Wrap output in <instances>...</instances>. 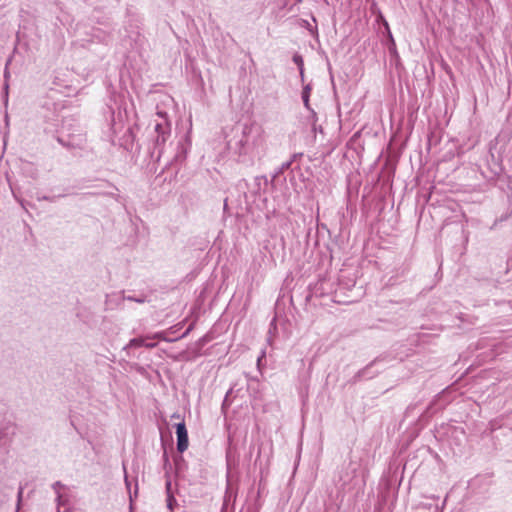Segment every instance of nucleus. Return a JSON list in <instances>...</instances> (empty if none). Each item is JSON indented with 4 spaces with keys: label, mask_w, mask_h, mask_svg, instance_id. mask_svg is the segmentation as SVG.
I'll use <instances>...</instances> for the list:
<instances>
[{
    "label": "nucleus",
    "mask_w": 512,
    "mask_h": 512,
    "mask_svg": "<svg viewBox=\"0 0 512 512\" xmlns=\"http://www.w3.org/2000/svg\"><path fill=\"white\" fill-rule=\"evenodd\" d=\"M268 180L266 176H256L254 178V186L257 188L254 190V193H258L262 187V185L267 186Z\"/></svg>",
    "instance_id": "f8f14e48"
},
{
    "label": "nucleus",
    "mask_w": 512,
    "mask_h": 512,
    "mask_svg": "<svg viewBox=\"0 0 512 512\" xmlns=\"http://www.w3.org/2000/svg\"><path fill=\"white\" fill-rule=\"evenodd\" d=\"M125 482H126V484H127V486H128V485H129V483H128V479H127V477L125 478Z\"/></svg>",
    "instance_id": "393cba45"
},
{
    "label": "nucleus",
    "mask_w": 512,
    "mask_h": 512,
    "mask_svg": "<svg viewBox=\"0 0 512 512\" xmlns=\"http://www.w3.org/2000/svg\"><path fill=\"white\" fill-rule=\"evenodd\" d=\"M22 494H23V488L20 487L19 491H18V495H17V509H16V512H19L20 504H21V500H22Z\"/></svg>",
    "instance_id": "6ab92c4d"
},
{
    "label": "nucleus",
    "mask_w": 512,
    "mask_h": 512,
    "mask_svg": "<svg viewBox=\"0 0 512 512\" xmlns=\"http://www.w3.org/2000/svg\"><path fill=\"white\" fill-rule=\"evenodd\" d=\"M11 62V59H8L7 63H6V67L8 66V64ZM9 76V72H8V69L6 68L5 71H4V77L5 79H7Z\"/></svg>",
    "instance_id": "5701e85b"
},
{
    "label": "nucleus",
    "mask_w": 512,
    "mask_h": 512,
    "mask_svg": "<svg viewBox=\"0 0 512 512\" xmlns=\"http://www.w3.org/2000/svg\"><path fill=\"white\" fill-rule=\"evenodd\" d=\"M381 360H382L381 358H376L373 361H371L366 367H364L363 369L359 370L355 374V376H354V381L356 382V381H360V380H363V379H372V378H374L379 373V371L378 370H373V368Z\"/></svg>",
    "instance_id": "0eeeda50"
},
{
    "label": "nucleus",
    "mask_w": 512,
    "mask_h": 512,
    "mask_svg": "<svg viewBox=\"0 0 512 512\" xmlns=\"http://www.w3.org/2000/svg\"><path fill=\"white\" fill-rule=\"evenodd\" d=\"M123 135L122 136H114L112 134V142L114 144H119L121 147H123L127 151H131L133 149L134 141H135V134L133 131V127L127 126L123 129Z\"/></svg>",
    "instance_id": "20e7f679"
},
{
    "label": "nucleus",
    "mask_w": 512,
    "mask_h": 512,
    "mask_svg": "<svg viewBox=\"0 0 512 512\" xmlns=\"http://www.w3.org/2000/svg\"><path fill=\"white\" fill-rule=\"evenodd\" d=\"M293 62L298 66L299 71H300V75H301V77L303 78V77H304V68H303L304 63H303V58H302V56H301V55H299V54H295V55L293 56Z\"/></svg>",
    "instance_id": "ddd939ff"
},
{
    "label": "nucleus",
    "mask_w": 512,
    "mask_h": 512,
    "mask_svg": "<svg viewBox=\"0 0 512 512\" xmlns=\"http://www.w3.org/2000/svg\"><path fill=\"white\" fill-rule=\"evenodd\" d=\"M265 356H266V352H265V350H262L261 354L257 358V366H258V368H260V365L262 364V360L265 358Z\"/></svg>",
    "instance_id": "412c9836"
},
{
    "label": "nucleus",
    "mask_w": 512,
    "mask_h": 512,
    "mask_svg": "<svg viewBox=\"0 0 512 512\" xmlns=\"http://www.w3.org/2000/svg\"><path fill=\"white\" fill-rule=\"evenodd\" d=\"M350 479H351V476L347 471L346 472L341 471L339 474V480L337 483V485L339 486V489L345 490Z\"/></svg>",
    "instance_id": "9b49d317"
},
{
    "label": "nucleus",
    "mask_w": 512,
    "mask_h": 512,
    "mask_svg": "<svg viewBox=\"0 0 512 512\" xmlns=\"http://www.w3.org/2000/svg\"><path fill=\"white\" fill-rule=\"evenodd\" d=\"M190 329H188L187 331H185V333L183 334V337L186 336L188 334Z\"/></svg>",
    "instance_id": "b1692460"
},
{
    "label": "nucleus",
    "mask_w": 512,
    "mask_h": 512,
    "mask_svg": "<svg viewBox=\"0 0 512 512\" xmlns=\"http://www.w3.org/2000/svg\"><path fill=\"white\" fill-rule=\"evenodd\" d=\"M165 477H166V481H165L166 496H169V494L174 495V492L172 490V481H171L169 474L166 473Z\"/></svg>",
    "instance_id": "2eb2a0df"
},
{
    "label": "nucleus",
    "mask_w": 512,
    "mask_h": 512,
    "mask_svg": "<svg viewBox=\"0 0 512 512\" xmlns=\"http://www.w3.org/2000/svg\"><path fill=\"white\" fill-rule=\"evenodd\" d=\"M55 199H56V196H52V197H50V196H43L42 197V200L50 201V202H54Z\"/></svg>",
    "instance_id": "4be33fe9"
},
{
    "label": "nucleus",
    "mask_w": 512,
    "mask_h": 512,
    "mask_svg": "<svg viewBox=\"0 0 512 512\" xmlns=\"http://www.w3.org/2000/svg\"><path fill=\"white\" fill-rule=\"evenodd\" d=\"M177 450L183 453L188 448V432L184 422L176 424Z\"/></svg>",
    "instance_id": "423d86ee"
},
{
    "label": "nucleus",
    "mask_w": 512,
    "mask_h": 512,
    "mask_svg": "<svg viewBox=\"0 0 512 512\" xmlns=\"http://www.w3.org/2000/svg\"><path fill=\"white\" fill-rule=\"evenodd\" d=\"M111 101L114 102V105H109V109L112 113L111 131L112 134L116 137L117 134L121 133L126 127L125 122L128 115L127 109L125 106H123V99L120 95H112Z\"/></svg>",
    "instance_id": "f03ea898"
},
{
    "label": "nucleus",
    "mask_w": 512,
    "mask_h": 512,
    "mask_svg": "<svg viewBox=\"0 0 512 512\" xmlns=\"http://www.w3.org/2000/svg\"><path fill=\"white\" fill-rule=\"evenodd\" d=\"M291 165H292V160L282 163L279 168L278 174L283 173L285 170L289 169L291 167Z\"/></svg>",
    "instance_id": "a211bd4d"
},
{
    "label": "nucleus",
    "mask_w": 512,
    "mask_h": 512,
    "mask_svg": "<svg viewBox=\"0 0 512 512\" xmlns=\"http://www.w3.org/2000/svg\"><path fill=\"white\" fill-rule=\"evenodd\" d=\"M124 300L134 301L137 303H144L145 298L144 297H134V296H123Z\"/></svg>",
    "instance_id": "f3484780"
},
{
    "label": "nucleus",
    "mask_w": 512,
    "mask_h": 512,
    "mask_svg": "<svg viewBox=\"0 0 512 512\" xmlns=\"http://www.w3.org/2000/svg\"><path fill=\"white\" fill-rule=\"evenodd\" d=\"M94 36L99 40V41H105L107 36L106 35H101L100 34V30L99 29H96L95 30V33H94Z\"/></svg>",
    "instance_id": "aec40b11"
},
{
    "label": "nucleus",
    "mask_w": 512,
    "mask_h": 512,
    "mask_svg": "<svg viewBox=\"0 0 512 512\" xmlns=\"http://www.w3.org/2000/svg\"><path fill=\"white\" fill-rule=\"evenodd\" d=\"M65 488L66 486L60 481H56L52 484V489L56 494V501L59 506L64 505L66 502V497L62 493V490H64Z\"/></svg>",
    "instance_id": "6e6552de"
},
{
    "label": "nucleus",
    "mask_w": 512,
    "mask_h": 512,
    "mask_svg": "<svg viewBox=\"0 0 512 512\" xmlns=\"http://www.w3.org/2000/svg\"><path fill=\"white\" fill-rule=\"evenodd\" d=\"M161 337V334L160 333H157L155 334L152 338H160ZM151 337H145V341H144V347L146 348H154L156 346V343L155 342H148L147 340L150 339Z\"/></svg>",
    "instance_id": "dca6fc26"
},
{
    "label": "nucleus",
    "mask_w": 512,
    "mask_h": 512,
    "mask_svg": "<svg viewBox=\"0 0 512 512\" xmlns=\"http://www.w3.org/2000/svg\"><path fill=\"white\" fill-rule=\"evenodd\" d=\"M145 337H137L133 338L129 341V343L124 347V350L127 352L132 348H138L144 346Z\"/></svg>",
    "instance_id": "1a4fd4ad"
},
{
    "label": "nucleus",
    "mask_w": 512,
    "mask_h": 512,
    "mask_svg": "<svg viewBox=\"0 0 512 512\" xmlns=\"http://www.w3.org/2000/svg\"><path fill=\"white\" fill-rule=\"evenodd\" d=\"M14 434V427L12 425H5L0 428V460L8 453V448Z\"/></svg>",
    "instance_id": "39448f33"
},
{
    "label": "nucleus",
    "mask_w": 512,
    "mask_h": 512,
    "mask_svg": "<svg viewBox=\"0 0 512 512\" xmlns=\"http://www.w3.org/2000/svg\"><path fill=\"white\" fill-rule=\"evenodd\" d=\"M154 134L155 135L152 136L154 147L151 152V156L159 159L163 153L165 143L171 135V126L166 118H162L160 122L155 123Z\"/></svg>",
    "instance_id": "7ed1b4c3"
},
{
    "label": "nucleus",
    "mask_w": 512,
    "mask_h": 512,
    "mask_svg": "<svg viewBox=\"0 0 512 512\" xmlns=\"http://www.w3.org/2000/svg\"><path fill=\"white\" fill-rule=\"evenodd\" d=\"M166 505L170 511H174L177 507V500L174 495L169 494V496H166Z\"/></svg>",
    "instance_id": "4468645a"
},
{
    "label": "nucleus",
    "mask_w": 512,
    "mask_h": 512,
    "mask_svg": "<svg viewBox=\"0 0 512 512\" xmlns=\"http://www.w3.org/2000/svg\"><path fill=\"white\" fill-rule=\"evenodd\" d=\"M311 85L310 84H307L303 87V90H302V94H301V97H302V100H303V103H304V106L308 109V110H311L310 108V104H309V99H310V94H311Z\"/></svg>",
    "instance_id": "9d476101"
},
{
    "label": "nucleus",
    "mask_w": 512,
    "mask_h": 512,
    "mask_svg": "<svg viewBox=\"0 0 512 512\" xmlns=\"http://www.w3.org/2000/svg\"><path fill=\"white\" fill-rule=\"evenodd\" d=\"M226 145L239 156H258L265 145L264 129L256 122L236 124L226 134Z\"/></svg>",
    "instance_id": "f257e3e1"
}]
</instances>
